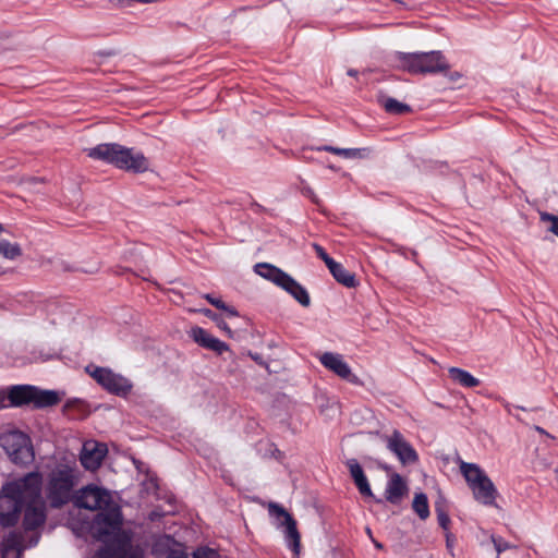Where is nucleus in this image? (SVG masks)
Listing matches in <instances>:
<instances>
[{
  "instance_id": "f257e3e1",
  "label": "nucleus",
  "mask_w": 558,
  "mask_h": 558,
  "mask_svg": "<svg viewBox=\"0 0 558 558\" xmlns=\"http://www.w3.org/2000/svg\"><path fill=\"white\" fill-rule=\"evenodd\" d=\"M43 493V475L29 472L24 476L7 482L0 490V525L13 527L20 520L25 499L35 501Z\"/></svg>"
},
{
  "instance_id": "f03ea898",
  "label": "nucleus",
  "mask_w": 558,
  "mask_h": 558,
  "mask_svg": "<svg viewBox=\"0 0 558 558\" xmlns=\"http://www.w3.org/2000/svg\"><path fill=\"white\" fill-rule=\"evenodd\" d=\"M80 482V471L75 463L59 462L43 481L45 500L51 509H62L73 501Z\"/></svg>"
},
{
  "instance_id": "7ed1b4c3",
  "label": "nucleus",
  "mask_w": 558,
  "mask_h": 558,
  "mask_svg": "<svg viewBox=\"0 0 558 558\" xmlns=\"http://www.w3.org/2000/svg\"><path fill=\"white\" fill-rule=\"evenodd\" d=\"M85 153L94 160H101L126 171L138 173L149 168V161L142 153L116 143L99 144L86 148Z\"/></svg>"
},
{
  "instance_id": "20e7f679",
  "label": "nucleus",
  "mask_w": 558,
  "mask_h": 558,
  "mask_svg": "<svg viewBox=\"0 0 558 558\" xmlns=\"http://www.w3.org/2000/svg\"><path fill=\"white\" fill-rule=\"evenodd\" d=\"M7 400L15 408L28 405L32 409H46L60 403L61 397L54 390H45L33 385H14L9 388Z\"/></svg>"
},
{
  "instance_id": "39448f33",
  "label": "nucleus",
  "mask_w": 558,
  "mask_h": 558,
  "mask_svg": "<svg viewBox=\"0 0 558 558\" xmlns=\"http://www.w3.org/2000/svg\"><path fill=\"white\" fill-rule=\"evenodd\" d=\"M396 59L403 70L412 74L438 73L449 70V64L440 51L398 52Z\"/></svg>"
},
{
  "instance_id": "423d86ee",
  "label": "nucleus",
  "mask_w": 558,
  "mask_h": 558,
  "mask_svg": "<svg viewBox=\"0 0 558 558\" xmlns=\"http://www.w3.org/2000/svg\"><path fill=\"white\" fill-rule=\"evenodd\" d=\"M85 371L102 389L111 395L126 397L132 391L133 384L131 380L121 374L114 373L111 368L90 364L86 366Z\"/></svg>"
},
{
  "instance_id": "0eeeda50",
  "label": "nucleus",
  "mask_w": 558,
  "mask_h": 558,
  "mask_svg": "<svg viewBox=\"0 0 558 558\" xmlns=\"http://www.w3.org/2000/svg\"><path fill=\"white\" fill-rule=\"evenodd\" d=\"M122 525V511L113 501L101 509L94 519V527L99 541H107V538L116 537L118 533L125 532Z\"/></svg>"
},
{
  "instance_id": "6e6552de",
  "label": "nucleus",
  "mask_w": 558,
  "mask_h": 558,
  "mask_svg": "<svg viewBox=\"0 0 558 558\" xmlns=\"http://www.w3.org/2000/svg\"><path fill=\"white\" fill-rule=\"evenodd\" d=\"M0 444L15 463H28L34 459L31 439L21 430H12L1 435Z\"/></svg>"
},
{
  "instance_id": "1a4fd4ad",
  "label": "nucleus",
  "mask_w": 558,
  "mask_h": 558,
  "mask_svg": "<svg viewBox=\"0 0 558 558\" xmlns=\"http://www.w3.org/2000/svg\"><path fill=\"white\" fill-rule=\"evenodd\" d=\"M77 508L98 510V512L112 502L111 495L105 488L87 485L74 495L73 501Z\"/></svg>"
},
{
  "instance_id": "9d476101",
  "label": "nucleus",
  "mask_w": 558,
  "mask_h": 558,
  "mask_svg": "<svg viewBox=\"0 0 558 558\" xmlns=\"http://www.w3.org/2000/svg\"><path fill=\"white\" fill-rule=\"evenodd\" d=\"M387 448L397 457L402 465L414 464L418 461V454L405 437L395 429L386 437Z\"/></svg>"
},
{
  "instance_id": "9b49d317",
  "label": "nucleus",
  "mask_w": 558,
  "mask_h": 558,
  "mask_svg": "<svg viewBox=\"0 0 558 558\" xmlns=\"http://www.w3.org/2000/svg\"><path fill=\"white\" fill-rule=\"evenodd\" d=\"M269 512L278 519L282 518L280 525L284 526L286 541L292 551L298 555L301 547V535L298 531L295 519L278 504H270Z\"/></svg>"
},
{
  "instance_id": "f8f14e48",
  "label": "nucleus",
  "mask_w": 558,
  "mask_h": 558,
  "mask_svg": "<svg viewBox=\"0 0 558 558\" xmlns=\"http://www.w3.org/2000/svg\"><path fill=\"white\" fill-rule=\"evenodd\" d=\"M47 501L40 496L35 501L25 499L22 525L26 532L35 531L43 526L47 520Z\"/></svg>"
},
{
  "instance_id": "ddd939ff",
  "label": "nucleus",
  "mask_w": 558,
  "mask_h": 558,
  "mask_svg": "<svg viewBox=\"0 0 558 558\" xmlns=\"http://www.w3.org/2000/svg\"><path fill=\"white\" fill-rule=\"evenodd\" d=\"M319 362L325 368L335 373L340 378L354 385L361 384L359 377L352 373L351 367L343 360L342 355L332 352H325L320 354Z\"/></svg>"
},
{
  "instance_id": "4468645a",
  "label": "nucleus",
  "mask_w": 558,
  "mask_h": 558,
  "mask_svg": "<svg viewBox=\"0 0 558 558\" xmlns=\"http://www.w3.org/2000/svg\"><path fill=\"white\" fill-rule=\"evenodd\" d=\"M102 542L105 546L97 551L96 558H125L131 545V535L129 532H121L116 537Z\"/></svg>"
},
{
  "instance_id": "2eb2a0df",
  "label": "nucleus",
  "mask_w": 558,
  "mask_h": 558,
  "mask_svg": "<svg viewBox=\"0 0 558 558\" xmlns=\"http://www.w3.org/2000/svg\"><path fill=\"white\" fill-rule=\"evenodd\" d=\"M107 451V447L104 444L94 440L85 441L80 456L81 464L86 470H97L101 465Z\"/></svg>"
},
{
  "instance_id": "dca6fc26",
  "label": "nucleus",
  "mask_w": 558,
  "mask_h": 558,
  "mask_svg": "<svg viewBox=\"0 0 558 558\" xmlns=\"http://www.w3.org/2000/svg\"><path fill=\"white\" fill-rule=\"evenodd\" d=\"M190 337L196 342L199 347L205 348L207 350H211L217 354H222L223 352L229 350V345L214 337L206 329L195 326L190 331Z\"/></svg>"
},
{
  "instance_id": "f3484780",
  "label": "nucleus",
  "mask_w": 558,
  "mask_h": 558,
  "mask_svg": "<svg viewBox=\"0 0 558 558\" xmlns=\"http://www.w3.org/2000/svg\"><path fill=\"white\" fill-rule=\"evenodd\" d=\"M470 488L473 492L474 498L478 502L485 506H492L495 504L497 489L487 475L472 485Z\"/></svg>"
},
{
  "instance_id": "a211bd4d",
  "label": "nucleus",
  "mask_w": 558,
  "mask_h": 558,
  "mask_svg": "<svg viewBox=\"0 0 558 558\" xmlns=\"http://www.w3.org/2000/svg\"><path fill=\"white\" fill-rule=\"evenodd\" d=\"M408 494V486L403 477L398 473H392L388 480L385 498L392 505H399Z\"/></svg>"
},
{
  "instance_id": "6ab92c4d",
  "label": "nucleus",
  "mask_w": 558,
  "mask_h": 558,
  "mask_svg": "<svg viewBox=\"0 0 558 558\" xmlns=\"http://www.w3.org/2000/svg\"><path fill=\"white\" fill-rule=\"evenodd\" d=\"M347 468L350 472V475L359 490V493L363 497H374L373 492L371 489L368 480L361 466V464L355 459H350L347 461Z\"/></svg>"
},
{
  "instance_id": "aec40b11",
  "label": "nucleus",
  "mask_w": 558,
  "mask_h": 558,
  "mask_svg": "<svg viewBox=\"0 0 558 558\" xmlns=\"http://www.w3.org/2000/svg\"><path fill=\"white\" fill-rule=\"evenodd\" d=\"M280 288L291 294L302 306L308 307L311 305V298L307 290L290 275Z\"/></svg>"
},
{
  "instance_id": "412c9836",
  "label": "nucleus",
  "mask_w": 558,
  "mask_h": 558,
  "mask_svg": "<svg viewBox=\"0 0 558 558\" xmlns=\"http://www.w3.org/2000/svg\"><path fill=\"white\" fill-rule=\"evenodd\" d=\"M255 271L260 277L274 282L278 287H281L289 276V274L284 272L280 268L267 263H259L255 265Z\"/></svg>"
},
{
  "instance_id": "4be33fe9",
  "label": "nucleus",
  "mask_w": 558,
  "mask_h": 558,
  "mask_svg": "<svg viewBox=\"0 0 558 558\" xmlns=\"http://www.w3.org/2000/svg\"><path fill=\"white\" fill-rule=\"evenodd\" d=\"M335 280L347 288H355L357 286L356 277L353 272L345 269L340 263H332L328 267Z\"/></svg>"
},
{
  "instance_id": "5701e85b",
  "label": "nucleus",
  "mask_w": 558,
  "mask_h": 558,
  "mask_svg": "<svg viewBox=\"0 0 558 558\" xmlns=\"http://www.w3.org/2000/svg\"><path fill=\"white\" fill-rule=\"evenodd\" d=\"M448 375L452 381L465 388H474L481 384L478 378L474 377L468 371L459 367H450L448 369Z\"/></svg>"
},
{
  "instance_id": "b1692460",
  "label": "nucleus",
  "mask_w": 558,
  "mask_h": 558,
  "mask_svg": "<svg viewBox=\"0 0 558 558\" xmlns=\"http://www.w3.org/2000/svg\"><path fill=\"white\" fill-rule=\"evenodd\" d=\"M459 468L469 487L486 476V473L475 463H469L460 460Z\"/></svg>"
},
{
  "instance_id": "393cba45",
  "label": "nucleus",
  "mask_w": 558,
  "mask_h": 558,
  "mask_svg": "<svg viewBox=\"0 0 558 558\" xmlns=\"http://www.w3.org/2000/svg\"><path fill=\"white\" fill-rule=\"evenodd\" d=\"M318 151H328L347 159L361 158L363 149L360 148H339L330 145H324L316 148Z\"/></svg>"
},
{
  "instance_id": "a878e982",
  "label": "nucleus",
  "mask_w": 558,
  "mask_h": 558,
  "mask_svg": "<svg viewBox=\"0 0 558 558\" xmlns=\"http://www.w3.org/2000/svg\"><path fill=\"white\" fill-rule=\"evenodd\" d=\"M383 107L386 112L390 114H405L411 112V107L407 104L400 102L399 100L387 97L383 100Z\"/></svg>"
},
{
  "instance_id": "bb28decb",
  "label": "nucleus",
  "mask_w": 558,
  "mask_h": 558,
  "mask_svg": "<svg viewBox=\"0 0 558 558\" xmlns=\"http://www.w3.org/2000/svg\"><path fill=\"white\" fill-rule=\"evenodd\" d=\"M0 256L7 259H15L22 256V248L17 243H11L8 240H0Z\"/></svg>"
},
{
  "instance_id": "cd10ccee",
  "label": "nucleus",
  "mask_w": 558,
  "mask_h": 558,
  "mask_svg": "<svg viewBox=\"0 0 558 558\" xmlns=\"http://www.w3.org/2000/svg\"><path fill=\"white\" fill-rule=\"evenodd\" d=\"M413 510L422 519L425 520L429 515V507L427 496L423 493L416 494L413 499Z\"/></svg>"
},
{
  "instance_id": "c85d7f7f",
  "label": "nucleus",
  "mask_w": 558,
  "mask_h": 558,
  "mask_svg": "<svg viewBox=\"0 0 558 558\" xmlns=\"http://www.w3.org/2000/svg\"><path fill=\"white\" fill-rule=\"evenodd\" d=\"M5 547L20 550L22 548L21 535L16 532H11L5 538Z\"/></svg>"
},
{
  "instance_id": "c756f323",
  "label": "nucleus",
  "mask_w": 558,
  "mask_h": 558,
  "mask_svg": "<svg viewBox=\"0 0 558 558\" xmlns=\"http://www.w3.org/2000/svg\"><path fill=\"white\" fill-rule=\"evenodd\" d=\"M193 558H219L218 553L209 547H198L193 551Z\"/></svg>"
},
{
  "instance_id": "7c9ffc66",
  "label": "nucleus",
  "mask_w": 558,
  "mask_h": 558,
  "mask_svg": "<svg viewBox=\"0 0 558 558\" xmlns=\"http://www.w3.org/2000/svg\"><path fill=\"white\" fill-rule=\"evenodd\" d=\"M313 248H314V251H315L316 255H317L322 260H324V263L326 264L327 268H328L332 263H335V259H333V258H331V257L327 254V252L325 251V248H324L322 245H319V244H317V243H313Z\"/></svg>"
},
{
  "instance_id": "2f4dec72",
  "label": "nucleus",
  "mask_w": 558,
  "mask_h": 558,
  "mask_svg": "<svg viewBox=\"0 0 558 558\" xmlns=\"http://www.w3.org/2000/svg\"><path fill=\"white\" fill-rule=\"evenodd\" d=\"M492 542H493L495 549L498 554H501L502 551L510 548L509 543L506 542L505 539H502L501 537L492 536Z\"/></svg>"
},
{
  "instance_id": "473e14b6",
  "label": "nucleus",
  "mask_w": 558,
  "mask_h": 558,
  "mask_svg": "<svg viewBox=\"0 0 558 558\" xmlns=\"http://www.w3.org/2000/svg\"><path fill=\"white\" fill-rule=\"evenodd\" d=\"M437 519H438L439 525L444 530H448L449 529L450 518H449V515L445 511H442L440 509H437Z\"/></svg>"
},
{
  "instance_id": "72a5a7b5",
  "label": "nucleus",
  "mask_w": 558,
  "mask_h": 558,
  "mask_svg": "<svg viewBox=\"0 0 558 558\" xmlns=\"http://www.w3.org/2000/svg\"><path fill=\"white\" fill-rule=\"evenodd\" d=\"M205 299L216 308H225V302L221 299L215 298L211 294H205Z\"/></svg>"
},
{
  "instance_id": "f704fd0d",
  "label": "nucleus",
  "mask_w": 558,
  "mask_h": 558,
  "mask_svg": "<svg viewBox=\"0 0 558 558\" xmlns=\"http://www.w3.org/2000/svg\"><path fill=\"white\" fill-rule=\"evenodd\" d=\"M216 323H217V326L221 330L226 331L229 335V337L232 336V330L230 329V327L228 326V324L226 322H223L222 319H217Z\"/></svg>"
},
{
  "instance_id": "c9c22d12",
  "label": "nucleus",
  "mask_w": 558,
  "mask_h": 558,
  "mask_svg": "<svg viewBox=\"0 0 558 558\" xmlns=\"http://www.w3.org/2000/svg\"><path fill=\"white\" fill-rule=\"evenodd\" d=\"M221 310L225 311L229 317L239 316L238 311L233 306H230L228 304H225V308H221Z\"/></svg>"
},
{
  "instance_id": "e433bc0d",
  "label": "nucleus",
  "mask_w": 558,
  "mask_h": 558,
  "mask_svg": "<svg viewBox=\"0 0 558 558\" xmlns=\"http://www.w3.org/2000/svg\"><path fill=\"white\" fill-rule=\"evenodd\" d=\"M550 220H551L550 231L558 236V217L550 216Z\"/></svg>"
},
{
  "instance_id": "4c0bfd02",
  "label": "nucleus",
  "mask_w": 558,
  "mask_h": 558,
  "mask_svg": "<svg viewBox=\"0 0 558 558\" xmlns=\"http://www.w3.org/2000/svg\"><path fill=\"white\" fill-rule=\"evenodd\" d=\"M167 558H189L187 554L181 550H172Z\"/></svg>"
},
{
  "instance_id": "58836bf2",
  "label": "nucleus",
  "mask_w": 558,
  "mask_h": 558,
  "mask_svg": "<svg viewBox=\"0 0 558 558\" xmlns=\"http://www.w3.org/2000/svg\"><path fill=\"white\" fill-rule=\"evenodd\" d=\"M203 313H204V315H205V316H207V317H209L210 319H213V320L217 322V319H218V315H217L216 313H214L211 310L206 308V310H204V311H203Z\"/></svg>"
},
{
  "instance_id": "ea45409f",
  "label": "nucleus",
  "mask_w": 558,
  "mask_h": 558,
  "mask_svg": "<svg viewBox=\"0 0 558 558\" xmlns=\"http://www.w3.org/2000/svg\"><path fill=\"white\" fill-rule=\"evenodd\" d=\"M4 402H5V395L2 391H0V408L5 407Z\"/></svg>"
},
{
  "instance_id": "a19ab883",
  "label": "nucleus",
  "mask_w": 558,
  "mask_h": 558,
  "mask_svg": "<svg viewBox=\"0 0 558 558\" xmlns=\"http://www.w3.org/2000/svg\"><path fill=\"white\" fill-rule=\"evenodd\" d=\"M348 74H349L350 76H356V75H357V71H356V70H352V69H351V70H349V71H348Z\"/></svg>"
},
{
  "instance_id": "79ce46f5",
  "label": "nucleus",
  "mask_w": 558,
  "mask_h": 558,
  "mask_svg": "<svg viewBox=\"0 0 558 558\" xmlns=\"http://www.w3.org/2000/svg\"><path fill=\"white\" fill-rule=\"evenodd\" d=\"M375 546H376L377 548H381V547H383V545H381L380 543H378V542H375Z\"/></svg>"
},
{
  "instance_id": "37998d69",
  "label": "nucleus",
  "mask_w": 558,
  "mask_h": 558,
  "mask_svg": "<svg viewBox=\"0 0 558 558\" xmlns=\"http://www.w3.org/2000/svg\"><path fill=\"white\" fill-rule=\"evenodd\" d=\"M3 231V225L0 223V233Z\"/></svg>"
},
{
  "instance_id": "c03bdc74",
  "label": "nucleus",
  "mask_w": 558,
  "mask_h": 558,
  "mask_svg": "<svg viewBox=\"0 0 558 558\" xmlns=\"http://www.w3.org/2000/svg\"><path fill=\"white\" fill-rule=\"evenodd\" d=\"M255 361L258 360V356L257 355H251Z\"/></svg>"
}]
</instances>
